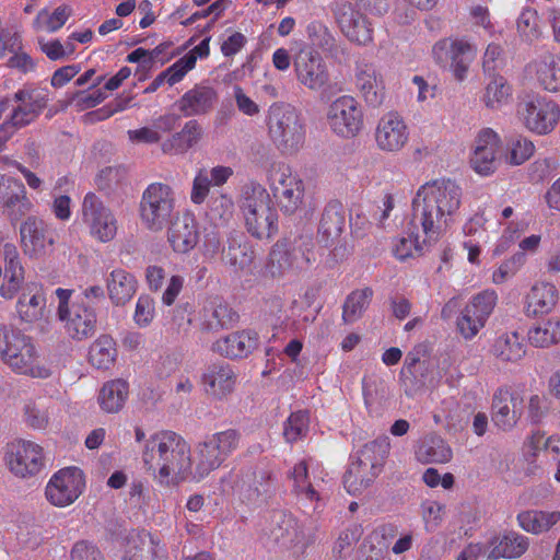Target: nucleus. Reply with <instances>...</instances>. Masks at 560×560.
Masks as SVG:
<instances>
[{"label": "nucleus", "mask_w": 560, "mask_h": 560, "mask_svg": "<svg viewBox=\"0 0 560 560\" xmlns=\"http://www.w3.org/2000/svg\"><path fill=\"white\" fill-rule=\"evenodd\" d=\"M529 538L515 530H504L493 535L487 542V558L489 560L518 559L529 548Z\"/></svg>", "instance_id": "nucleus-26"}, {"label": "nucleus", "mask_w": 560, "mask_h": 560, "mask_svg": "<svg viewBox=\"0 0 560 560\" xmlns=\"http://www.w3.org/2000/svg\"><path fill=\"white\" fill-rule=\"evenodd\" d=\"M56 406L51 398L27 399L22 408L23 421L33 430H45L55 415Z\"/></svg>", "instance_id": "nucleus-38"}, {"label": "nucleus", "mask_w": 560, "mask_h": 560, "mask_svg": "<svg viewBox=\"0 0 560 560\" xmlns=\"http://www.w3.org/2000/svg\"><path fill=\"white\" fill-rule=\"evenodd\" d=\"M194 68L195 57L183 56L162 72L163 77L166 78V83L172 86L180 82L184 77Z\"/></svg>", "instance_id": "nucleus-58"}, {"label": "nucleus", "mask_w": 560, "mask_h": 560, "mask_svg": "<svg viewBox=\"0 0 560 560\" xmlns=\"http://www.w3.org/2000/svg\"><path fill=\"white\" fill-rule=\"evenodd\" d=\"M273 535L278 541L288 547L301 546L303 549L306 547L304 530L292 515H281Z\"/></svg>", "instance_id": "nucleus-48"}, {"label": "nucleus", "mask_w": 560, "mask_h": 560, "mask_svg": "<svg viewBox=\"0 0 560 560\" xmlns=\"http://www.w3.org/2000/svg\"><path fill=\"white\" fill-rule=\"evenodd\" d=\"M560 521V511L526 510L516 515L517 525L526 533L540 535Z\"/></svg>", "instance_id": "nucleus-39"}, {"label": "nucleus", "mask_w": 560, "mask_h": 560, "mask_svg": "<svg viewBox=\"0 0 560 560\" xmlns=\"http://www.w3.org/2000/svg\"><path fill=\"white\" fill-rule=\"evenodd\" d=\"M237 375L228 363H214L208 366L202 376L206 392L217 398L230 395L236 385Z\"/></svg>", "instance_id": "nucleus-31"}, {"label": "nucleus", "mask_w": 560, "mask_h": 560, "mask_svg": "<svg viewBox=\"0 0 560 560\" xmlns=\"http://www.w3.org/2000/svg\"><path fill=\"white\" fill-rule=\"evenodd\" d=\"M388 450L386 440H374L363 445L343 475V486L349 494L359 495L372 485L381 472Z\"/></svg>", "instance_id": "nucleus-6"}, {"label": "nucleus", "mask_w": 560, "mask_h": 560, "mask_svg": "<svg viewBox=\"0 0 560 560\" xmlns=\"http://www.w3.org/2000/svg\"><path fill=\"white\" fill-rule=\"evenodd\" d=\"M211 180L206 170H199L192 182L190 199L195 205H201L210 190Z\"/></svg>", "instance_id": "nucleus-62"}, {"label": "nucleus", "mask_w": 560, "mask_h": 560, "mask_svg": "<svg viewBox=\"0 0 560 560\" xmlns=\"http://www.w3.org/2000/svg\"><path fill=\"white\" fill-rule=\"evenodd\" d=\"M345 224L346 218L342 205L338 201L329 202L322 213L318 234L328 244L341 235Z\"/></svg>", "instance_id": "nucleus-43"}, {"label": "nucleus", "mask_w": 560, "mask_h": 560, "mask_svg": "<svg viewBox=\"0 0 560 560\" xmlns=\"http://www.w3.org/2000/svg\"><path fill=\"white\" fill-rule=\"evenodd\" d=\"M527 70L535 77L544 90L557 93L560 91V57L547 52L527 66Z\"/></svg>", "instance_id": "nucleus-33"}, {"label": "nucleus", "mask_w": 560, "mask_h": 560, "mask_svg": "<svg viewBox=\"0 0 560 560\" xmlns=\"http://www.w3.org/2000/svg\"><path fill=\"white\" fill-rule=\"evenodd\" d=\"M296 81L310 91L325 90L330 83L328 66L313 47L303 46L293 56Z\"/></svg>", "instance_id": "nucleus-14"}, {"label": "nucleus", "mask_w": 560, "mask_h": 560, "mask_svg": "<svg viewBox=\"0 0 560 560\" xmlns=\"http://www.w3.org/2000/svg\"><path fill=\"white\" fill-rule=\"evenodd\" d=\"M336 23L341 34L357 46L374 43V30L366 15L355 10L350 2H339L332 9Z\"/></svg>", "instance_id": "nucleus-19"}, {"label": "nucleus", "mask_w": 560, "mask_h": 560, "mask_svg": "<svg viewBox=\"0 0 560 560\" xmlns=\"http://www.w3.org/2000/svg\"><path fill=\"white\" fill-rule=\"evenodd\" d=\"M517 114L526 129L545 136L558 125L560 106L553 100L536 94L520 103Z\"/></svg>", "instance_id": "nucleus-11"}, {"label": "nucleus", "mask_w": 560, "mask_h": 560, "mask_svg": "<svg viewBox=\"0 0 560 560\" xmlns=\"http://www.w3.org/2000/svg\"><path fill=\"white\" fill-rule=\"evenodd\" d=\"M363 528L360 524H351L346 527L338 536L332 553L336 558H343L350 552L353 546L360 540Z\"/></svg>", "instance_id": "nucleus-53"}, {"label": "nucleus", "mask_w": 560, "mask_h": 560, "mask_svg": "<svg viewBox=\"0 0 560 560\" xmlns=\"http://www.w3.org/2000/svg\"><path fill=\"white\" fill-rule=\"evenodd\" d=\"M462 187L451 178L421 185L412 200V223L420 226L424 243L436 242L453 222L462 205Z\"/></svg>", "instance_id": "nucleus-1"}, {"label": "nucleus", "mask_w": 560, "mask_h": 560, "mask_svg": "<svg viewBox=\"0 0 560 560\" xmlns=\"http://www.w3.org/2000/svg\"><path fill=\"white\" fill-rule=\"evenodd\" d=\"M535 152L534 143L523 137L513 139L508 144V152L505 155L506 162L511 165H522L532 158Z\"/></svg>", "instance_id": "nucleus-54"}, {"label": "nucleus", "mask_w": 560, "mask_h": 560, "mask_svg": "<svg viewBox=\"0 0 560 560\" xmlns=\"http://www.w3.org/2000/svg\"><path fill=\"white\" fill-rule=\"evenodd\" d=\"M175 207L173 189L162 183H152L143 191L140 218L151 231H161L171 221Z\"/></svg>", "instance_id": "nucleus-9"}, {"label": "nucleus", "mask_w": 560, "mask_h": 560, "mask_svg": "<svg viewBox=\"0 0 560 560\" xmlns=\"http://www.w3.org/2000/svg\"><path fill=\"white\" fill-rule=\"evenodd\" d=\"M295 256L289 248L285 241H278L269 253V259L266 266L267 272L272 278H279L293 269Z\"/></svg>", "instance_id": "nucleus-46"}, {"label": "nucleus", "mask_w": 560, "mask_h": 560, "mask_svg": "<svg viewBox=\"0 0 560 560\" xmlns=\"http://www.w3.org/2000/svg\"><path fill=\"white\" fill-rule=\"evenodd\" d=\"M121 560H167V551L156 535L132 532L125 540Z\"/></svg>", "instance_id": "nucleus-24"}, {"label": "nucleus", "mask_w": 560, "mask_h": 560, "mask_svg": "<svg viewBox=\"0 0 560 560\" xmlns=\"http://www.w3.org/2000/svg\"><path fill=\"white\" fill-rule=\"evenodd\" d=\"M218 98L211 86L196 85L185 92L176 105L185 117L199 116L209 113Z\"/></svg>", "instance_id": "nucleus-32"}, {"label": "nucleus", "mask_w": 560, "mask_h": 560, "mask_svg": "<svg viewBox=\"0 0 560 560\" xmlns=\"http://www.w3.org/2000/svg\"><path fill=\"white\" fill-rule=\"evenodd\" d=\"M199 240L198 223L191 213L177 217L168 228L167 241L174 252L189 253L195 248Z\"/></svg>", "instance_id": "nucleus-29"}, {"label": "nucleus", "mask_w": 560, "mask_h": 560, "mask_svg": "<svg viewBox=\"0 0 560 560\" xmlns=\"http://www.w3.org/2000/svg\"><path fill=\"white\" fill-rule=\"evenodd\" d=\"M107 290L114 304L124 305L135 295L137 280L130 272L118 268L110 272L107 280Z\"/></svg>", "instance_id": "nucleus-41"}, {"label": "nucleus", "mask_w": 560, "mask_h": 560, "mask_svg": "<svg viewBox=\"0 0 560 560\" xmlns=\"http://www.w3.org/2000/svg\"><path fill=\"white\" fill-rule=\"evenodd\" d=\"M0 358L16 374L36 378L50 374L40 365L32 338L11 326L0 325Z\"/></svg>", "instance_id": "nucleus-3"}, {"label": "nucleus", "mask_w": 560, "mask_h": 560, "mask_svg": "<svg viewBox=\"0 0 560 560\" xmlns=\"http://www.w3.org/2000/svg\"><path fill=\"white\" fill-rule=\"evenodd\" d=\"M522 398L509 387H499L491 402L494 425L504 432L511 431L522 417Z\"/></svg>", "instance_id": "nucleus-22"}, {"label": "nucleus", "mask_w": 560, "mask_h": 560, "mask_svg": "<svg viewBox=\"0 0 560 560\" xmlns=\"http://www.w3.org/2000/svg\"><path fill=\"white\" fill-rule=\"evenodd\" d=\"M512 86L508 80L499 74H489V81L486 84L482 102L486 107L491 109L501 108L509 103L512 97Z\"/></svg>", "instance_id": "nucleus-44"}, {"label": "nucleus", "mask_w": 560, "mask_h": 560, "mask_svg": "<svg viewBox=\"0 0 560 560\" xmlns=\"http://www.w3.org/2000/svg\"><path fill=\"white\" fill-rule=\"evenodd\" d=\"M498 302V295L494 290H483L472 298L467 306L474 307V313L485 323L493 312Z\"/></svg>", "instance_id": "nucleus-57"}, {"label": "nucleus", "mask_w": 560, "mask_h": 560, "mask_svg": "<svg viewBox=\"0 0 560 560\" xmlns=\"http://www.w3.org/2000/svg\"><path fill=\"white\" fill-rule=\"evenodd\" d=\"M71 15L72 9L68 4H61L52 12L48 9H42L33 21V27L36 32L56 33Z\"/></svg>", "instance_id": "nucleus-47"}, {"label": "nucleus", "mask_w": 560, "mask_h": 560, "mask_svg": "<svg viewBox=\"0 0 560 560\" xmlns=\"http://www.w3.org/2000/svg\"><path fill=\"white\" fill-rule=\"evenodd\" d=\"M203 137L201 125L190 119L185 122L182 130L173 133L161 143V150L168 155H183L196 147Z\"/></svg>", "instance_id": "nucleus-34"}, {"label": "nucleus", "mask_w": 560, "mask_h": 560, "mask_svg": "<svg viewBox=\"0 0 560 560\" xmlns=\"http://www.w3.org/2000/svg\"><path fill=\"white\" fill-rule=\"evenodd\" d=\"M524 261L523 254L518 253L510 259L503 261L497 270L492 273V281L495 284L504 283L508 279L512 278L521 268Z\"/></svg>", "instance_id": "nucleus-60"}, {"label": "nucleus", "mask_w": 560, "mask_h": 560, "mask_svg": "<svg viewBox=\"0 0 560 560\" xmlns=\"http://www.w3.org/2000/svg\"><path fill=\"white\" fill-rule=\"evenodd\" d=\"M16 295L15 312L21 322L31 324L44 317L47 301L40 282L27 281L22 283Z\"/></svg>", "instance_id": "nucleus-25"}, {"label": "nucleus", "mask_w": 560, "mask_h": 560, "mask_svg": "<svg viewBox=\"0 0 560 560\" xmlns=\"http://www.w3.org/2000/svg\"><path fill=\"white\" fill-rule=\"evenodd\" d=\"M240 209L247 232L257 240H270L279 231V217L271 203L267 189L257 184L247 187L241 199Z\"/></svg>", "instance_id": "nucleus-4"}, {"label": "nucleus", "mask_w": 560, "mask_h": 560, "mask_svg": "<svg viewBox=\"0 0 560 560\" xmlns=\"http://www.w3.org/2000/svg\"><path fill=\"white\" fill-rule=\"evenodd\" d=\"M558 302V290L549 282L535 283L525 299L527 315L538 316L548 314Z\"/></svg>", "instance_id": "nucleus-35"}, {"label": "nucleus", "mask_w": 560, "mask_h": 560, "mask_svg": "<svg viewBox=\"0 0 560 560\" xmlns=\"http://www.w3.org/2000/svg\"><path fill=\"white\" fill-rule=\"evenodd\" d=\"M154 317V301L149 295L138 298L135 310V322L140 327L148 326Z\"/></svg>", "instance_id": "nucleus-61"}, {"label": "nucleus", "mask_w": 560, "mask_h": 560, "mask_svg": "<svg viewBox=\"0 0 560 560\" xmlns=\"http://www.w3.org/2000/svg\"><path fill=\"white\" fill-rule=\"evenodd\" d=\"M4 259V282L0 287V296L4 300H12L24 283L25 270L16 246L12 243L3 245Z\"/></svg>", "instance_id": "nucleus-30"}, {"label": "nucleus", "mask_w": 560, "mask_h": 560, "mask_svg": "<svg viewBox=\"0 0 560 560\" xmlns=\"http://www.w3.org/2000/svg\"><path fill=\"white\" fill-rule=\"evenodd\" d=\"M517 31L526 39L537 38L538 31V14L533 9H524L517 19Z\"/></svg>", "instance_id": "nucleus-59"}, {"label": "nucleus", "mask_w": 560, "mask_h": 560, "mask_svg": "<svg viewBox=\"0 0 560 560\" xmlns=\"http://www.w3.org/2000/svg\"><path fill=\"white\" fill-rule=\"evenodd\" d=\"M241 434L226 429L212 434L195 445L192 479L200 481L217 470L238 448Z\"/></svg>", "instance_id": "nucleus-7"}, {"label": "nucleus", "mask_w": 560, "mask_h": 560, "mask_svg": "<svg viewBox=\"0 0 560 560\" xmlns=\"http://www.w3.org/2000/svg\"><path fill=\"white\" fill-rule=\"evenodd\" d=\"M267 127L270 139L284 153H296L305 143V124L290 104L273 103L268 109Z\"/></svg>", "instance_id": "nucleus-5"}, {"label": "nucleus", "mask_w": 560, "mask_h": 560, "mask_svg": "<svg viewBox=\"0 0 560 560\" xmlns=\"http://www.w3.org/2000/svg\"><path fill=\"white\" fill-rule=\"evenodd\" d=\"M310 429V413L306 410L291 412L283 423V438L285 442L293 444L304 439Z\"/></svg>", "instance_id": "nucleus-52"}, {"label": "nucleus", "mask_w": 560, "mask_h": 560, "mask_svg": "<svg viewBox=\"0 0 560 560\" xmlns=\"http://www.w3.org/2000/svg\"><path fill=\"white\" fill-rule=\"evenodd\" d=\"M500 147L501 138L493 129L487 127L479 130L469 159L470 167L481 176L493 174Z\"/></svg>", "instance_id": "nucleus-20"}, {"label": "nucleus", "mask_w": 560, "mask_h": 560, "mask_svg": "<svg viewBox=\"0 0 560 560\" xmlns=\"http://www.w3.org/2000/svg\"><path fill=\"white\" fill-rule=\"evenodd\" d=\"M11 183L13 186L7 191L4 198L0 200V208L11 223L15 224L31 211L33 203L27 197L24 184L20 179Z\"/></svg>", "instance_id": "nucleus-36"}, {"label": "nucleus", "mask_w": 560, "mask_h": 560, "mask_svg": "<svg viewBox=\"0 0 560 560\" xmlns=\"http://www.w3.org/2000/svg\"><path fill=\"white\" fill-rule=\"evenodd\" d=\"M71 560H104L100 549L89 540L77 541L71 551Z\"/></svg>", "instance_id": "nucleus-64"}, {"label": "nucleus", "mask_w": 560, "mask_h": 560, "mask_svg": "<svg viewBox=\"0 0 560 560\" xmlns=\"http://www.w3.org/2000/svg\"><path fill=\"white\" fill-rule=\"evenodd\" d=\"M459 334L467 340L472 339L486 323L474 313L472 306H465L456 322Z\"/></svg>", "instance_id": "nucleus-56"}, {"label": "nucleus", "mask_w": 560, "mask_h": 560, "mask_svg": "<svg viewBox=\"0 0 560 560\" xmlns=\"http://www.w3.org/2000/svg\"><path fill=\"white\" fill-rule=\"evenodd\" d=\"M258 340L256 331L243 329L218 338L211 349L219 355L231 360L244 359L258 347Z\"/></svg>", "instance_id": "nucleus-27"}, {"label": "nucleus", "mask_w": 560, "mask_h": 560, "mask_svg": "<svg viewBox=\"0 0 560 560\" xmlns=\"http://www.w3.org/2000/svg\"><path fill=\"white\" fill-rule=\"evenodd\" d=\"M128 382L116 378L106 382L100 389L97 401L101 409L107 413L119 412L128 398Z\"/></svg>", "instance_id": "nucleus-40"}, {"label": "nucleus", "mask_w": 560, "mask_h": 560, "mask_svg": "<svg viewBox=\"0 0 560 560\" xmlns=\"http://www.w3.org/2000/svg\"><path fill=\"white\" fill-rule=\"evenodd\" d=\"M373 290L369 287L352 291L342 306V320L352 324L360 319L371 303Z\"/></svg>", "instance_id": "nucleus-49"}, {"label": "nucleus", "mask_w": 560, "mask_h": 560, "mask_svg": "<svg viewBox=\"0 0 560 560\" xmlns=\"http://www.w3.org/2000/svg\"><path fill=\"white\" fill-rule=\"evenodd\" d=\"M307 38L313 48L320 49L331 58L343 55L346 48L336 39L329 27L320 21H312L306 26Z\"/></svg>", "instance_id": "nucleus-42"}, {"label": "nucleus", "mask_w": 560, "mask_h": 560, "mask_svg": "<svg viewBox=\"0 0 560 560\" xmlns=\"http://www.w3.org/2000/svg\"><path fill=\"white\" fill-rule=\"evenodd\" d=\"M374 137L381 151L398 152L409 140V129L397 112H389L380 118Z\"/></svg>", "instance_id": "nucleus-21"}, {"label": "nucleus", "mask_w": 560, "mask_h": 560, "mask_svg": "<svg viewBox=\"0 0 560 560\" xmlns=\"http://www.w3.org/2000/svg\"><path fill=\"white\" fill-rule=\"evenodd\" d=\"M354 85L370 106H380L385 98V81L377 67L370 61H357Z\"/></svg>", "instance_id": "nucleus-23"}, {"label": "nucleus", "mask_w": 560, "mask_h": 560, "mask_svg": "<svg viewBox=\"0 0 560 560\" xmlns=\"http://www.w3.org/2000/svg\"><path fill=\"white\" fill-rule=\"evenodd\" d=\"M5 462L9 470L21 479L37 477L46 467L43 446L30 440H18L9 444Z\"/></svg>", "instance_id": "nucleus-12"}, {"label": "nucleus", "mask_w": 560, "mask_h": 560, "mask_svg": "<svg viewBox=\"0 0 560 560\" xmlns=\"http://www.w3.org/2000/svg\"><path fill=\"white\" fill-rule=\"evenodd\" d=\"M269 187L284 214H294L303 206L304 182L289 165L280 164L271 171Z\"/></svg>", "instance_id": "nucleus-10"}, {"label": "nucleus", "mask_w": 560, "mask_h": 560, "mask_svg": "<svg viewBox=\"0 0 560 560\" xmlns=\"http://www.w3.org/2000/svg\"><path fill=\"white\" fill-rule=\"evenodd\" d=\"M289 478L292 480V491L298 497L311 502L319 500L318 492L310 481L308 467L305 460H300L293 466L289 474Z\"/></svg>", "instance_id": "nucleus-51"}, {"label": "nucleus", "mask_w": 560, "mask_h": 560, "mask_svg": "<svg viewBox=\"0 0 560 560\" xmlns=\"http://www.w3.org/2000/svg\"><path fill=\"white\" fill-rule=\"evenodd\" d=\"M13 100L19 104L2 121L13 135L35 121L49 101L48 91L39 88L20 89L14 93Z\"/></svg>", "instance_id": "nucleus-13"}, {"label": "nucleus", "mask_w": 560, "mask_h": 560, "mask_svg": "<svg viewBox=\"0 0 560 560\" xmlns=\"http://www.w3.org/2000/svg\"><path fill=\"white\" fill-rule=\"evenodd\" d=\"M55 293L59 302L57 315L63 324L66 334L78 341L92 337L97 322L95 310L83 300L70 304L72 290L58 288Z\"/></svg>", "instance_id": "nucleus-8"}, {"label": "nucleus", "mask_w": 560, "mask_h": 560, "mask_svg": "<svg viewBox=\"0 0 560 560\" xmlns=\"http://www.w3.org/2000/svg\"><path fill=\"white\" fill-rule=\"evenodd\" d=\"M212 317L217 326L222 328L233 326L238 320V314L222 301L212 303Z\"/></svg>", "instance_id": "nucleus-63"}, {"label": "nucleus", "mask_w": 560, "mask_h": 560, "mask_svg": "<svg viewBox=\"0 0 560 560\" xmlns=\"http://www.w3.org/2000/svg\"><path fill=\"white\" fill-rule=\"evenodd\" d=\"M559 161L556 158H539L528 168L529 180L534 184L542 183L557 174Z\"/></svg>", "instance_id": "nucleus-55"}, {"label": "nucleus", "mask_w": 560, "mask_h": 560, "mask_svg": "<svg viewBox=\"0 0 560 560\" xmlns=\"http://www.w3.org/2000/svg\"><path fill=\"white\" fill-rule=\"evenodd\" d=\"M141 458L162 486H177L192 474L190 444L171 430L151 434L143 444Z\"/></svg>", "instance_id": "nucleus-2"}, {"label": "nucleus", "mask_w": 560, "mask_h": 560, "mask_svg": "<svg viewBox=\"0 0 560 560\" xmlns=\"http://www.w3.org/2000/svg\"><path fill=\"white\" fill-rule=\"evenodd\" d=\"M82 218L95 240L107 243L116 236L117 219L94 192H88L83 199Z\"/></svg>", "instance_id": "nucleus-18"}, {"label": "nucleus", "mask_w": 560, "mask_h": 560, "mask_svg": "<svg viewBox=\"0 0 560 560\" xmlns=\"http://www.w3.org/2000/svg\"><path fill=\"white\" fill-rule=\"evenodd\" d=\"M85 489V477L82 469L71 466L59 469L48 480L45 488L47 501L57 508H66L74 503Z\"/></svg>", "instance_id": "nucleus-15"}, {"label": "nucleus", "mask_w": 560, "mask_h": 560, "mask_svg": "<svg viewBox=\"0 0 560 560\" xmlns=\"http://www.w3.org/2000/svg\"><path fill=\"white\" fill-rule=\"evenodd\" d=\"M490 353L501 362H517L526 353L523 338L516 331H505L492 342Z\"/></svg>", "instance_id": "nucleus-37"}, {"label": "nucleus", "mask_w": 560, "mask_h": 560, "mask_svg": "<svg viewBox=\"0 0 560 560\" xmlns=\"http://www.w3.org/2000/svg\"><path fill=\"white\" fill-rule=\"evenodd\" d=\"M21 245L25 255L40 257L54 244L47 224L36 217H28L20 228Z\"/></svg>", "instance_id": "nucleus-28"}, {"label": "nucleus", "mask_w": 560, "mask_h": 560, "mask_svg": "<svg viewBox=\"0 0 560 560\" xmlns=\"http://www.w3.org/2000/svg\"><path fill=\"white\" fill-rule=\"evenodd\" d=\"M326 119L331 131L342 138L355 137L363 127L362 109L351 95L334 100L327 108Z\"/></svg>", "instance_id": "nucleus-16"}, {"label": "nucleus", "mask_w": 560, "mask_h": 560, "mask_svg": "<svg viewBox=\"0 0 560 560\" xmlns=\"http://www.w3.org/2000/svg\"><path fill=\"white\" fill-rule=\"evenodd\" d=\"M529 342L537 348H546L560 342V319L549 318L532 327L527 334Z\"/></svg>", "instance_id": "nucleus-50"}, {"label": "nucleus", "mask_w": 560, "mask_h": 560, "mask_svg": "<svg viewBox=\"0 0 560 560\" xmlns=\"http://www.w3.org/2000/svg\"><path fill=\"white\" fill-rule=\"evenodd\" d=\"M474 55L472 45L465 38H442L432 47L434 61L443 68L448 66L458 81L466 78Z\"/></svg>", "instance_id": "nucleus-17"}, {"label": "nucleus", "mask_w": 560, "mask_h": 560, "mask_svg": "<svg viewBox=\"0 0 560 560\" xmlns=\"http://www.w3.org/2000/svg\"><path fill=\"white\" fill-rule=\"evenodd\" d=\"M115 340L108 335H101L89 349V362L96 369L108 370L116 361Z\"/></svg>", "instance_id": "nucleus-45"}]
</instances>
